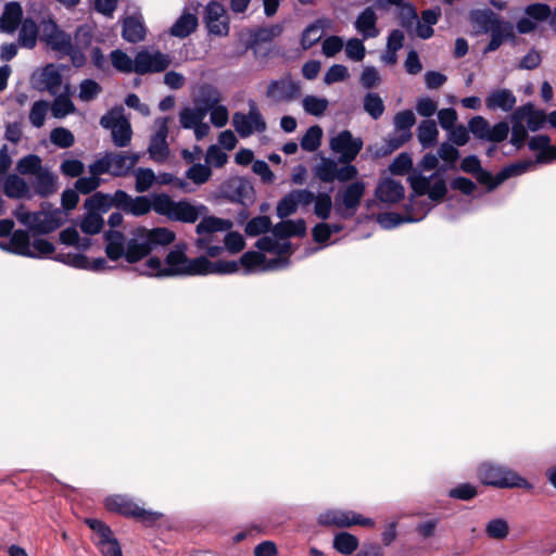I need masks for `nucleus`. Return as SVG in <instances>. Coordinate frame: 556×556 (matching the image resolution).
Returning <instances> with one entry per match:
<instances>
[{
    "mask_svg": "<svg viewBox=\"0 0 556 556\" xmlns=\"http://www.w3.org/2000/svg\"><path fill=\"white\" fill-rule=\"evenodd\" d=\"M22 15L23 10L18 2L7 3L0 17V30L13 33L21 22Z\"/></svg>",
    "mask_w": 556,
    "mask_h": 556,
    "instance_id": "nucleus-3",
    "label": "nucleus"
},
{
    "mask_svg": "<svg viewBox=\"0 0 556 556\" xmlns=\"http://www.w3.org/2000/svg\"><path fill=\"white\" fill-rule=\"evenodd\" d=\"M440 15L441 10L439 8L424 11L421 20H417L418 35H432L431 26L438 22Z\"/></svg>",
    "mask_w": 556,
    "mask_h": 556,
    "instance_id": "nucleus-5",
    "label": "nucleus"
},
{
    "mask_svg": "<svg viewBox=\"0 0 556 556\" xmlns=\"http://www.w3.org/2000/svg\"><path fill=\"white\" fill-rule=\"evenodd\" d=\"M56 30V25L52 22H45V29L43 31L49 33L48 35H53V33Z\"/></svg>",
    "mask_w": 556,
    "mask_h": 556,
    "instance_id": "nucleus-15",
    "label": "nucleus"
},
{
    "mask_svg": "<svg viewBox=\"0 0 556 556\" xmlns=\"http://www.w3.org/2000/svg\"><path fill=\"white\" fill-rule=\"evenodd\" d=\"M118 0H96V10L104 15H111L117 5Z\"/></svg>",
    "mask_w": 556,
    "mask_h": 556,
    "instance_id": "nucleus-10",
    "label": "nucleus"
},
{
    "mask_svg": "<svg viewBox=\"0 0 556 556\" xmlns=\"http://www.w3.org/2000/svg\"><path fill=\"white\" fill-rule=\"evenodd\" d=\"M377 16L371 8H366L356 20V29L366 33L374 28Z\"/></svg>",
    "mask_w": 556,
    "mask_h": 556,
    "instance_id": "nucleus-7",
    "label": "nucleus"
},
{
    "mask_svg": "<svg viewBox=\"0 0 556 556\" xmlns=\"http://www.w3.org/2000/svg\"><path fill=\"white\" fill-rule=\"evenodd\" d=\"M144 31L146 28L140 15H131L125 18L123 35H141Z\"/></svg>",
    "mask_w": 556,
    "mask_h": 556,
    "instance_id": "nucleus-8",
    "label": "nucleus"
},
{
    "mask_svg": "<svg viewBox=\"0 0 556 556\" xmlns=\"http://www.w3.org/2000/svg\"><path fill=\"white\" fill-rule=\"evenodd\" d=\"M407 10H408V13L412 14L413 18L417 20V15H416L415 11L412 8H407Z\"/></svg>",
    "mask_w": 556,
    "mask_h": 556,
    "instance_id": "nucleus-18",
    "label": "nucleus"
},
{
    "mask_svg": "<svg viewBox=\"0 0 556 556\" xmlns=\"http://www.w3.org/2000/svg\"><path fill=\"white\" fill-rule=\"evenodd\" d=\"M299 2H301L302 4H311L313 3L315 0H298Z\"/></svg>",
    "mask_w": 556,
    "mask_h": 556,
    "instance_id": "nucleus-19",
    "label": "nucleus"
},
{
    "mask_svg": "<svg viewBox=\"0 0 556 556\" xmlns=\"http://www.w3.org/2000/svg\"><path fill=\"white\" fill-rule=\"evenodd\" d=\"M251 0H231V10L236 13L244 12Z\"/></svg>",
    "mask_w": 556,
    "mask_h": 556,
    "instance_id": "nucleus-14",
    "label": "nucleus"
},
{
    "mask_svg": "<svg viewBox=\"0 0 556 556\" xmlns=\"http://www.w3.org/2000/svg\"><path fill=\"white\" fill-rule=\"evenodd\" d=\"M328 31H334L333 22L329 18L321 17L307 25L303 31V35H312L317 33L324 34Z\"/></svg>",
    "mask_w": 556,
    "mask_h": 556,
    "instance_id": "nucleus-9",
    "label": "nucleus"
},
{
    "mask_svg": "<svg viewBox=\"0 0 556 556\" xmlns=\"http://www.w3.org/2000/svg\"><path fill=\"white\" fill-rule=\"evenodd\" d=\"M58 1L66 8L75 7L79 2V0H58Z\"/></svg>",
    "mask_w": 556,
    "mask_h": 556,
    "instance_id": "nucleus-16",
    "label": "nucleus"
},
{
    "mask_svg": "<svg viewBox=\"0 0 556 556\" xmlns=\"http://www.w3.org/2000/svg\"><path fill=\"white\" fill-rule=\"evenodd\" d=\"M469 21L480 31L495 33L498 30L497 15L490 9L472 10L469 13Z\"/></svg>",
    "mask_w": 556,
    "mask_h": 556,
    "instance_id": "nucleus-2",
    "label": "nucleus"
},
{
    "mask_svg": "<svg viewBox=\"0 0 556 556\" xmlns=\"http://www.w3.org/2000/svg\"><path fill=\"white\" fill-rule=\"evenodd\" d=\"M282 0H263L264 12L267 16H271L277 12V9Z\"/></svg>",
    "mask_w": 556,
    "mask_h": 556,
    "instance_id": "nucleus-12",
    "label": "nucleus"
},
{
    "mask_svg": "<svg viewBox=\"0 0 556 556\" xmlns=\"http://www.w3.org/2000/svg\"><path fill=\"white\" fill-rule=\"evenodd\" d=\"M402 0H388L391 4H400Z\"/></svg>",
    "mask_w": 556,
    "mask_h": 556,
    "instance_id": "nucleus-20",
    "label": "nucleus"
},
{
    "mask_svg": "<svg viewBox=\"0 0 556 556\" xmlns=\"http://www.w3.org/2000/svg\"><path fill=\"white\" fill-rule=\"evenodd\" d=\"M525 14L529 16L532 21H534L536 24L549 21L552 17V10L549 5L545 3H532L525 9Z\"/></svg>",
    "mask_w": 556,
    "mask_h": 556,
    "instance_id": "nucleus-6",
    "label": "nucleus"
},
{
    "mask_svg": "<svg viewBox=\"0 0 556 556\" xmlns=\"http://www.w3.org/2000/svg\"><path fill=\"white\" fill-rule=\"evenodd\" d=\"M549 25L553 29L556 30V8L554 9V11H552V17L549 20Z\"/></svg>",
    "mask_w": 556,
    "mask_h": 556,
    "instance_id": "nucleus-17",
    "label": "nucleus"
},
{
    "mask_svg": "<svg viewBox=\"0 0 556 556\" xmlns=\"http://www.w3.org/2000/svg\"><path fill=\"white\" fill-rule=\"evenodd\" d=\"M204 20L211 35L229 33V15L223 4L216 1L207 3Z\"/></svg>",
    "mask_w": 556,
    "mask_h": 556,
    "instance_id": "nucleus-1",
    "label": "nucleus"
},
{
    "mask_svg": "<svg viewBox=\"0 0 556 556\" xmlns=\"http://www.w3.org/2000/svg\"><path fill=\"white\" fill-rule=\"evenodd\" d=\"M199 3L193 8V12L190 9H186L180 17L175 22L170 28V35H190L195 31L198 27L197 11Z\"/></svg>",
    "mask_w": 556,
    "mask_h": 556,
    "instance_id": "nucleus-4",
    "label": "nucleus"
},
{
    "mask_svg": "<svg viewBox=\"0 0 556 556\" xmlns=\"http://www.w3.org/2000/svg\"><path fill=\"white\" fill-rule=\"evenodd\" d=\"M538 29V24L529 16L525 15L517 23V30L522 34L533 33Z\"/></svg>",
    "mask_w": 556,
    "mask_h": 556,
    "instance_id": "nucleus-11",
    "label": "nucleus"
},
{
    "mask_svg": "<svg viewBox=\"0 0 556 556\" xmlns=\"http://www.w3.org/2000/svg\"><path fill=\"white\" fill-rule=\"evenodd\" d=\"M21 35H37V26L33 20H25L22 24Z\"/></svg>",
    "mask_w": 556,
    "mask_h": 556,
    "instance_id": "nucleus-13",
    "label": "nucleus"
}]
</instances>
